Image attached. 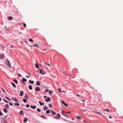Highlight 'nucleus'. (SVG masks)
Segmentation results:
<instances>
[{
    "mask_svg": "<svg viewBox=\"0 0 123 123\" xmlns=\"http://www.w3.org/2000/svg\"><path fill=\"white\" fill-rule=\"evenodd\" d=\"M6 64H7V66L10 67V68H11V63H10V62L9 61L7 60V59H6Z\"/></svg>",
    "mask_w": 123,
    "mask_h": 123,
    "instance_id": "f257e3e1",
    "label": "nucleus"
},
{
    "mask_svg": "<svg viewBox=\"0 0 123 123\" xmlns=\"http://www.w3.org/2000/svg\"><path fill=\"white\" fill-rule=\"evenodd\" d=\"M40 71L39 73L43 75H44L45 74V73L44 71H43V70L40 69L39 70Z\"/></svg>",
    "mask_w": 123,
    "mask_h": 123,
    "instance_id": "f03ea898",
    "label": "nucleus"
},
{
    "mask_svg": "<svg viewBox=\"0 0 123 123\" xmlns=\"http://www.w3.org/2000/svg\"><path fill=\"white\" fill-rule=\"evenodd\" d=\"M60 115L59 114H57L56 116L55 117V118L56 119H59L60 117Z\"/></svg>",
    "mask_w": 123,
    "mask_h": 123,
    "instance_id": "7ed1b4c3",
    "label": "nucleus"
},
{
    "mask_svg": "<svg viewBox=\"0 0 123 123\" xmlns=\"http://www.w3.org/2000/svg\"><path fill=\"white\" fill-rule=\"evenodd\" d=\"M46 98L45 99V101L47 102H49L50 101H51V99L49 97H47V98Z\"/></svg>",
    "mask_w": 123,
    "mask_h": 123,
    "instance_id": "20e7f679",
    "label": "nucleus"
},
{
    "mask_svg": "<svg viewBox=\"0 0 123 123\" xmlns=\"http://www.w3.org/2000/svg\"><path fill=\"white\" fill-rule=\"evenodd\" d=\"M4 57V54H0V59H3Z\"/></svg>",
    "mask_w": 123,
    "mask_h": 123,
    "instance_id": "39448f33",
    "label": "nucleus"
},
{
    "mask_svg": "<svg viewBox=\"0 0 123 123\" xmlns=\"http://www.w3.org/2000/svg\"><path fill=\"white\" fill-rule=\"evenodd\" d=\"M40 87H36L35 88V90L37 91H39L40 90Z\"/></svg>",
    "mask_w": 123,
    "mask_h": 123,
    "instance_id": "423d86ee",
    "label": "nucleus"
},
{
    "mask_svg": "<svg viewBox=\"0 0 123 123\" xmlns=\"http://www.w3.org/2000/svg\"><path fill=\"white\" fill-rule=\"evenodd\" d=\"M31 108H32L33 109H35L36 108V105H34V106L31 105Z\"/></svg>",
    "mask_w": 123,
    "mask_h": 123,
    "instance_id": "0eeeda50",
    "label": "nucleus"
},
{
    "mask_svg": "<svg viewBox=\"0 0 123 123\" xmlns=\"http://www.w3.org/2000/svg\"><path fill=\"white\" fill-rule=\"evenodd\" d=\"M41 117L43 118L44 119H47V117H45V116H44L42 115L41 116Z\"/></svg>",
    "mask_w": 123,
    "mask_h": 123,
    "instance_id": "6e6552de",
    "label": "nucleus"
},
{
    "mask_svg": "<svg viewBox=\"0 0 123 123\" xmlns=\"http://www.w3.org/2000/svg\"><path fill=\"white\" fill-rule=\"evenodd\" d=\"M20 94L19 95L20 96H23L24 94L23 92V91H20Z\"/></svg>",
    "mask_w": 123,
    "mask_h": 123,
    "instance_id": "1a4fd4ad",
    "label": "nucleus"
},
{
    "mask_svg": "<svg viewBox=\"0 0 123 123\" xmlns=\"http://www.w3.org/2000/svg\"><path fill=\"white\" fill-rule=\"evenodd\" d=\"M12 100H14L15 102H18V101L16 98H12Z\"/></svg>",
    "mask_w": 123,
    "mask_h": 123,
    "instance_id": "9d476101",
    "label": "nucleus"
},
{
    "mask_svg": "<svg viewBox=\"0 0 123 123\" xmlns=\"http://www.w3.org/2000/svg\"><path fill=\"white\" fill-rule=\"evenodd\" d=\"M36 84L37 86H40V83L39 81H37L36 82Z\"/></svg>",
    "mask_w": 123,
    "mask_h": 123,
    "instance_id": "9b49d317",
    "label": "nucleus"
},
{
    "mask_svg": "<svg viewBox=\"0 0 123 123\" xmlns=\"http://www.w3.org/2000/svg\"><path fill=\"white\" fill-rule=\"evenodd\" d=\"M39 103L40 105L41 106L43 105H44V103H42L40 101H39Z\"/></svg>",
    "mask_w": 123,
    "mask_h": 123,
    "instance_id": "f8f14e48",
    "label": "nucleus"
},
{
    "mask_svg": "<svg viewBox=\"0 0 123 123\" xmlns=\"http://www.w3.org/2000/svg\"><path fill=\"white\" fill-rule=\"evenodd\" d=\"M27 120H28V119L27 118H25L24 120V123H26L27 122Z\"/></svg>",
    "mask_w": 123,
    "mask_h": 123,
    "instance_id": "ddd939ff",
    "label": "nucleus"
},
{
    "mask_svg": "<svg viewBox=\"0 0 123 123\" xmlns=\"http://www.w3.org/2000/svg\"><path fill=\"white\" fill-rule=\"evenodd\" d=\"M28 88L29 90H32V87L31 86L29 85L28 86Z\"/></svg>",
    "mask_w": 123,
    "mask_h": 123,
    "instance_id": "4468645a",
    "label": "nucleus"
},
{
    "mask_svg": "<svg viewBox=\"0 0 123 123\" xmlns=\"http://www.w3.org/2000/svg\"><path fill=\"white\" fill-rule=\"evenodd\" d=\"M7 18L9 20H12L13 19V18L12 17H8Z\"/></svg>",
    "mask_w": 123,
    "mask_h": 123,
    "instance_id": "2eb2a0df",
    "label": "nucleus"
},
{
    "mask_svg": "<svg viewBox=\"0 0 123 123\" xmlns=\"http://www.w3.org/2000/svg\"><path fill=\"white\" fill-rule=\"evenodd\" d=\"M44 64L45 65H46L47 66H49L50 67L51 65L50 64L48 63H45V62H44Z\"/></svg>",
    "mask_w": 123,
    "mask_h": 123,
    "instance_id": "dca6fc26",
    "label": "nucleus"
},
{
    "mask_svg": "<svg viewBox=\"0 0 123 123\" xmlns=\"http://www.w3.org/2000/svg\"><path fill=\"white\" fill-rule=\"evenodd\" d=\"M29 82L31 84H33L34 83V82L33 81H31V80H29Z\"/></svg>",
    "mask_w": 123,
    "mask_h": 123,
    "instance_id": "f3484780",
    "label": "nucleus"
},
{
    "mask_svg": "<svg viewBox=\"0 0 123 123\" xmlns=\"http://www.w3.org/2000/svg\"><path fill=\"white\" fill-rule=\"evenodd\" d=\"M51 113L53 114V115H55V114H56V112L52 110H51Z\"/></svg>",
    "mask_w": 123,
    "mask_h": 123,
    "instance_id": "a211bd4d",
    "label": "nucleus"
},
{
    "mask_svg": "<svg viewBox=\"0 0 123 123\" xmlns=\"http://www.w3.org/2000/svg\"><path fill=\"white\" fill-rule=\"evenodd\" d=\"M11 84L14 87V88H16V86L15 85V84L13 83H11Z\"/></svg>",
    "mask_w": 123,
    "mask_h": 123,
    "instance_id": "6ab92c4d",
    "label": "nucleus"
},
{
    "mask_svg": "<svg viewBox=\"0 0 123 123\" xmlns=\"http://www.w3.org/2000/svg\"><path fill=\"white\" fill-rule=\"evenodd\" d=\"M34 64L35 65L36 68H38V67H39L38 64L37 63V64Z\"/></svg>",
    "mask_w": 123,
    "mask_h": 123,
    "instance_id": "aec40b11",
    "label": "nucleus"
},
{
    "mask_svg": "<svg viewBox=\"0 0 123 123\" xmlns=\"http://www.w3.org/2000/svg\"><path fill=\"white\" fill-rule=\"evenodd\" d=\"M13 81L14 82H15V83H16V84H18V81L17 80H13Z\"/></svg>",
    "mask_w": 123,
    "mask_h": 123,
    "instance_id": "412c9836",
    "label": "nucleus"
},
{
    "mask_svg": "<svg viewBox=\"0 0 123 123\" xmlns=\"http://www.w3.org/2000/svg\"><path fill=\"white\" fill-rule=\"evenodd\" d=\"M5 107L7 109H8L9 107V106L8 104H6L5 105Z\"/></svg>",
    "mask_w": 123,
    "mask_h": 123,
    "instance_id": "4be33fe9",
    "label": "nucleus"
},
{
    "mask_svg": "<svg viewBox=\"0 0 123 123\" xmlns=\"http://www.w3.org/2000/svg\"><path fill=\"white\" fill-rule=\"evenodd\" d=\"M23 101L24 103H26L27 101V100L25 98H23Z\"/></svg>",
    "mask_w": 123,
    "mask_h": 123,
    "instance_id": "5701e85b",
    "label": "nucleus"
},
{
    "mask_svg": "<svg viewBox=\"0 0 123 123\" xmlns=\"http://www.w3.org/2000/svg\"><path fill=\"white\" fill-rule=\"evenodd\" d=\"M50 111L49 110H47L46 111V113L47 114H48L50 113Z\"/></svg>",
    "mask_w": 123,
    "mask_h": 123,
    "instance_id": "b1692460",
    "label": "nucleus"
},
{
    "mask_svg": "<svg viewBox=\"0 0 123 123\" xmlns=\"http://www.w3.org/2000/svg\"><path fill=\"white\" fill-rule=\"evenodd\" d=\"M48 108L47 107H45V106H43V109L45 111L46 110V109H48Z\"/></svg>",
    "mask_w": 123,
    "mask_h": 123,
    "instance_id": "393cba45",
    "label": "nucleus"
},
{
    "mask_svg": "<svg viewBox=\"0 0 123 123\" xmlns=\"http://www.w3.org/2000/svg\"><path fill=\"white\" fill-rule=\"evenodd\" d=\"M25 97L27 98H29V96L27 95H25Z\"/></svg>",
    "mask_w": 123,
    "mask_h": 123,
    "instance_id": "a878e982",
    "label": "nucleus"
},
{
    "mask_svg": "<svg viewBox=\"0 0 123 123\" xmlns=\"http://www.w3.org/2000/svg\"><path fill=\"white\" fill-rule=\"evenodd\" d=\"M3 111H4L6 113H7V111L6 109H3Z\"/></svg>",
    "mask_w": 123,
    "mask_h": 123,
    "instance_id": "bb28decb",
    "label": "nucleus"
},
{
    "mask_svg": "<svg viewBox=\"0 0 123 123\" xmlns=\"http://www.w3.org/2000/svg\"><path fill=\"white\" fill-rule=\"evenodd\" d=\"M22 80L24 81H27V80L25 78H23L22 79Z\"/></svg>",
    "mask_w": 123,
    "mask_h": 123,
    "instance_id": "cd10ccee",
    "label": "nucleus"
},
{
    "mask_svg": "<svg viewBox=\"0 0 123 123\" xmlns=\"http://www.w3.org/2000/svg\"><path fill=\"white\" fill-rule=\"evenodd\" d=\"M37 111L38 112H40L41 111V110L40 109H37Z\"/></svg>",
    "mask_w": 123,
    "mask_h": 123,
    "instance_id": "c85d7f7f",
    "label": "nucleus"
},
{
    "mask_svg": "<svg viewBox=\"0 0 123 123\" xmlns=\"http://www.w3.org/2000/svg\"><path fill=\"white\" fill-rule=\"evenodd\" d=\"M19 113L20 114H22V115H23L24 114L23 111H20Z\"/></svg>",
    "mask_w": 123,
    "mask_h": 123,
    "instance_id": "c756f323",
    "label": "nucleus"
},
{
    "mask_svg": "<svg viewBox=\"0 0 123 123\" xmlns=\"http://www.w3.org/2000/svg\"><path fill=\"white\" fill-rule=\"evenodd\" d=\"M52 91H49V93L50 95L52 94Z\"/></svg>",
    "mask_w": 123,
    "mask_h": 123,
    "instance_id": "7c9ffc66",
    "label": "nucleus"
},
{
    "mask_svg": "<svg viewBox=\"0 0 123 123\" xmlns=\"http://www.w3.org/2000/svg\"><path fill=\"white\" fill-rule=\"evenodd\" d=\"M58 91L60 92H62V91L61 89L60 88H59L58 89Z\"/></svg>",
    "mask_w": 123,
    "mask_h": 123,
    "instance_id": "2f4dec72",
    "label": "nucleus"
},
{
    "mask_svg": "<svg viewBox=\"0 0 123 123\" xmlns=\"http://www.w3.org/2000/svg\"><path fill=\"white\" fill-rule=\"evenodd\" d=\"M15 105H16L17 106H19V104H18V103H15L14 104Z\"/></svg>",
    "mask_w": 123,
    "mask_h": 123,
    "instance_id": "473e14b6",
    "label": "nucleus"
},
{
    "mask_svg": "<svg viewBox=\"0 0 123 123\" xmlns=\"http://www.w3.org/2000/svg\"><path fill=\"white\" fill-rule=\"evenodd\" d=\"M104 111H108V112H109V110H108V109H104Z\"/></svg>",
    "mask_w": 123,
    "mask_h": 123,
    "instance_id": "72a5a7b5",
    "label": "nucleus"
},
{
    "mask_svg": "<svg viewBox=\"0 0 123 123\" xmlns=\"http://www.w3.org/2000/svg\"><path fill=\"white\" fill-rule=\"evenodd\" d=\"M29 40L31 42H33V40L31 38L29 39Z\"/></svg>",
    "mask_w": 123,
    "mask_h": 123,
    "instance_id": "f704fd0d",
    "label": "nucleus"
},
{
    "mask_svg": "<svg viewBox=\"0 0 123 123\" xmlns=\"http://www.w3.org/2000/svg\"><path fill=\"white\" fill-rule=\"evenodd\" d=\"M33 46H34L37 47L38 48H39V46H38L36 44H34L33 45Z\"/></svg>",
    "mask_w": 123,
    "mask_h": 123,
    "instance_id": "c9c22d12",
    "label": "nucleus"
},
{
    "mask_svg": "<svg viewBox=\"0 0 123 123\" xmlns=\"http://www.w3.org/2000/svg\"><path fill=\"white\" fill-rule=\"evenodd\" d=\"M25 106H26V107L28 108V107H29L30 106V105H29V104H27Z\"/></svg>",
    "mask_w": 123,
    "mask_h": 123,
    "instance_id": "e433bc0d",
    "label": "nucleus"
},
{
    "mask_svg": "<svg viewBox=\"0 0 123 123\" xmlns=\"http://www.w3.org/2000/svg\"><path fill=\"white\" fill-rule=\"evenodd\" d=\"M81 111H83V112H86V111H87V110H84V109H81Z\"/></svg>",
    "mask_w": 123,
    "mask_h": 123,
    "instance_id": "4c0bfd02",
    "label": "nucleus"
},
{
    "mask_svg": "<svg viewBox=\"0 0 123 123\" xmlns=\"http://www.w3.org/2000/svg\"><path fill=\"white\" fill-rule=\"evenodd\" d=\"M62 114L63 115H65V112H64L63 111H62Z\"/></svg>",
    "mask_w": 123,
    "mask_h": 123,
    "instance_id": "58836bf2",
    "label": "nucleus"
},
{
    "mask_svg": "<svg viewBox=\"0 0 123 123\" xmlns=\"http://www.w3.org/2000/svg\"><path fill=\"white\" fill-rule=\"evenodd\" d=\"M23 25L24 26V27H26V25L25 24V23H23Z\"/></svg>",
    "mask_w": 123,
    "mask_h": 123,
    "instance_id": "ea45409f",
    "label": "nucleus"
},
{
    "mask_svg": "<svg viewBox=\"0 0 123 123\" xmlns=\"http://www.w3.org/2000/svg\"><path fill=\"white\" fill-rule=\"evenodd\" d=\"M93 112L97 113H98L100 114H101V112H96V111H93Z\"/></svg>",
    "mask_w": 123,
    "mask_h": 123,
    "instance_id": "a19ab883",
    "label": "nucleus"
},
{
    "mask_svg": "<svg viewBox=\"0 0 123 123\" xmlns=\"http://www.w3.org/2000/svg\"><path fill=\"white\" fill-rule=\"evenodd\" d=\"M3 100L5 102L7 103H8V101H6V100L5 99H3Z\"/></svg>",
    "mask_w": 123,
    "mask_h": 123,
    "instance_id": "79ce46f5",
    "label": "nucleus"
},
{
    "mask_svg": "<svg viewBox=\"0 0 123 123\" xmlns=\"http://www.w3.org/2000/svg\"><path fill=\"white\" fill-rule=\"evenodd\" d=\"M76 117H77V118H78V119H79V120H81V119L78 116H77Z\"/></svg>",
    "mask_w": 123,
    "mask_h": 123,
    "instance_id": "37998d69",
    "label": "nucleus"
},
{
    "mask_svg": "<svg viewBox=\"0 0 123 123\" xmlns=\"http://www.w3.org/2000/svg\"><path fill=\"white\" fill-rule=\"evenodd\" d=\"M49 91V90L48 89H46V90H45V92H48Z\"/></svg>",
    "mask_w": 123,
    "mask_h": 123,
    "instance_id": "c03bdc74",
    "label": "nucleus"
},
{
    "mask_svg": "<svg viewBox=\"0 0 123 123\" xmlns=\"http://www.w3.org/2000/svg\"><path fill=\"white\" fill-rule=\"evenodd\" d=\"M64 105H65V106H66L67 107L68 106V105L67 104H66V103H65V104H64Z\"/></svg>",
    "mask_w": 123,
    "mask_h": 123,
    "instance_id": "a18cd8bd",
    "label": "nucleus"
},
{
    "mask_svg": "<svg viewBox=\"0 0 123 123\" xmlns=\"http://www.w3.org/2000/svg\"><path fill=\"white\" fill-rule=\"evenodd\" d=\"M6 97V98H7V99H8V100H9L10 101L11 99H10V98H8L7 97Z\"/></svg>",
    "mask_w": 123,
    "mask_h": 123,
    "instance_id": "49530a36",
    "label": "nucleus"
},
{
    "mask_svg": "<svg viewBox=\"0 0 123 123\" xmlns=\"http://www.w3.org/2000/svg\"><path fill=\"white\" fill-rule=\"evenodd\" d=\"M49 107H52V106L51 104H49Z\"/></svg>",
    "mask_w": 123,
    "mask_h": 123,
    "instance_id": "de8ad7c7",
    "label": "nucleus"
},
{
    "mask_svg": "<svg viewBox=\"0 0 123 123\" xmlns=\"http://www.w3.org/2000/svg\"><path fill=\"white\" fill-rule=\"evenodd\" d=\"M3 115V114L1 111H0V115Z\"/></svg>",
    "mask_w": 123,
    "mask_h": 123,
    "instance_id": "09e8293b",
    "label": "nucleus"
},
{
    "mask_svg": "<svg viewBox=\"0 0 123 123\" xmlns=\"http://www.w3.org/2000/svg\"><path fill=\"white\" fill-rule=\"evenodd\" d=\"M61 102L62 103V104H64V105L65 103L62 100L61 101Z\"/></svg>",
    "mask_w": 123,
    "mask_h": 123,
    "instance_id": "8fccbe9b",
    "label": "nucleus"
},
{
    "mask_svg": "<svg viewBox=\"0 0 123 123\" xmlns=\"http://www.w3.org/2000/svg\"><path fill=\"white\" fill-rule=\"evenodd\" d=\"M9 105H11V106H12V103H9Z\"/></svg>",
    "mask_w": 123,
    "mask_h": 123,
    "instance_id": "3c124183",
    "label": "nucleus"
},
{
    "mask_svg": "<svg viewBox=\"0 0 123 123\" xmlns=\"http://www.w3.org/2000/svg\"><path fill=\"white\" fill-rule=\"evenodd\" d=\"M109 117L110 118H112V117L111 116V115H110L109 116Z\"/></svg>",
    "mask_w": 123,
    "mask_h": 123,
    "instance_id": "603ef678",
    "label": "nucleus"
},
{
    "mask_svg": "<svg viewBox=\"0 0 123 123\" xmlns=\"http://www.w3.org/2000/svg\"><path fill=\"white\" fill-rule=\"evenodd\" d=\"M30 75L26 76V77L27 78H29L30 77Z\"/></svg>",
    "mask_w": 123,
    "mask_h": 123,
    "instance_id": "864d4df0",
    "label": "nucleus"
},
{
    "mask_svg": "<svg viewBox=\"0 0 123 123\" xmlns=\"http://www.w3.org/2000/svg\"><path fill=\"white\" fill-rule=\"evenodd\" d=\"M2 90L3 91V92H5V93H6V92H5V90H4V89H3V88H2Z\"/></svg>",
    "mask_w": 123,
    "mask_h": 123,
    "instance_id": "5fc2aeb1",
    "label": "nucleus"
},
{
    "mask_svg": "<svg viewBox=\"0 0 123 123\" xmlns=\"http://www.w3.org/2000/svg\"><path fill=\"white\" fill-rule=\"evenodd\" d=\"M18 76L20 77H21V75L20 74H18Z\"/></svg>",
    "mask_w": 123,
    "mask_h": 123,
    "instance_id": "6e6d98bb",
    "label": "nucleus"
},
{
    "mask_svg": "<svg viewBox=\"0 0 123 123\" xmlns=\"http://www.w3.org/2000/svg\"><path fill=\"white\" fill-rule=\"evenodd\" d=\"M0 46H1L2 47H3V48H4V47L2 45V44H1L0 45Z\"/></svg>",
    "mask_w": 123,
    "mask_h": 123,
    "instance_id": "4d7b16f0",
    "label": "nucleus"
},
{
    "mask_svg": "<svg viewBox=\"0 0 123 123\" xmlns=\"http://www.w3.org/2000/svg\"><path fill=\"white\" fill-rule=\"evenodd\" d=\"M70 111H69V112H66V113H70Z\"/></svg>",
    "mask_w": 123,
    "mask_h": 123,
    "instance_id": "13d9d810",
    "label": "nucleus"
},
{
    "mask_svg": "<svg viewBox=\"0 0 123 123\" xmlns=\"http://www.w3.org/2000/svg\"><path fill=\"white\" fill-rule=\"evenodd\" d=\"M22 33V32H19V34H21Z\"/></svg>",
    "mask_w": 123,
    "mask_h": 123,
    "instance_id": "bf43d9fd",
    "label": "nucleus"
},
{
    "mask_svg": "<svg viewBox=\"0 0 123 123\" xmlns=\"http://www.w3.org/2000/svg\"><path fill=\"white\" fill-rule=\"evenodd\" d=\"M47 97H46V96H44V98H47Z\"/></svg>",
    "mask_w": 123,
    "mask_h": 123,
    "instance_id": "052dcab7",
    "label": "nucleus"
},
{
    "mask_svg": "<svg viewBox=\"0 0 123 123\" xmlns=\"http://www.w3.org/2000/svg\"><path fill=\"white\" fill-rule=\"evenodd\" d=\"M62 92H65H65H66L65 91H64V90H63Z\"/></svg>",
    "mask_w": 123,
    "mask_h": 123,
    "instance_id": "680f3d73",
    "label": "nucleus"
},
{
    "mask_svg": "<svg viewBox=\"0 0 123 123\" xmlns=\"http://www.w3.org/2000/svg\"><path fill=\"white\" fill-rule=\"evenodd\" d=\"M77 96H78V97H79L80 96V95H79L78 94L77 95Z\"/></svg>",
    "mask_w": 123,
    "mask_h": 123,
    "instance_id": "e2e57ef3",
    "label": "nucleus"
},
{
    "mask_svg": "<svg viewBox=\"0 0 123 123\" xmlns=\"http://www.w3.org/2000/svg\"><path fill=\"white\" fill-rule=\"evenodd\" d=\"M84 122L85 123H87V121H84Z\"/></svg>",
    "mask_w": 123,
    "mask_h": 123,
    "instance_id": "0e129e2a",
    "label": "nucleus"
},
{
    "mask_svg": "<svg viewBox=\"0 0 123 123\" xmlns=\"http://www.w3.org/2000/svg\"><path fill=\"white\" fill-rule=\"evenodd\" d=\"M13 47V46H11V48H12Z\"/></svg>",
    "mask_w": 123,
    "mask_h": 123,
    "instance_id": "69168bd1",
    "label": "nucleus"
},
{
    "mask_svg": "<svg viewBox=\"0 0 123 123\" xmlns=\"http://www.w3.org/2000/svg\"><path fill=\"white\" fill-rule=\"evenodd\" d=\"M1 98H0V101H1Z\"/></svg>",
    "mask_w": 123,
    "mask_h": 123,
    "instance_id": "338daca9",
    "label": "nucleus"
},
{
    "mask_svg": "<svg viewBox=\"0 0 123 123\" xmlns=\"http://www.w3.org/2000/svg\"><path fill=\"white\" fill-rule=\"evenodd\" d=\"M45 49H43V50H42V51H45Z\"/></svg>",
    "mask_w": 123,
    "mask_h": 123,
    "instance_id": "774afa93",
    "label": "nucleus"
}]
</instances>
